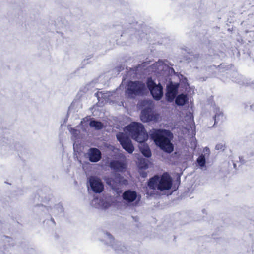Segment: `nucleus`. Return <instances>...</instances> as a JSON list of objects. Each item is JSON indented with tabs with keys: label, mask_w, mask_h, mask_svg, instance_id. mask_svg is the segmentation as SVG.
Here are the masks:
<instances>
[{
	"label": "nucleus",
	"mask_w": 254,
	"mask_h": 254,
	"mask_svg": "<svg viewBox=\"0 0 254 254\" xmlns=\"http://www.w3.org/2000/svg\"><path fill=\"white\" fill-rule=\"evenodd\" d=\"M147 86L153 98L156 100L161 99L163 95V87L160 84L156 85L151 77H148L146 82Z\"/></svg>",
	"instance_id": "39448f33"
},
{
	"label": "nucleus",
	"mask_w": 254,
	"mask_h": 254,
	"mask_svg": "<svg viewBox=\"0 0 254 254\" xmlns=\"http://www.w3.org/2000/svg\"><path fill=\"white\" fill-rule=\"evenodd\" d=\"M172 185L171 177L167 173H163L160 177L155 175L151 178L148 182V186L151 189H155L157 187L159 190H168Z\"/></svg>",
	"instance_id": "f03ea898"
},
{
	"label": "nucleus",
	"mask_w": 254,
	"mask_h": 254,
	"mask_svg": "<svg viewBox=\"0 0 254 254\" xmlns=\"http://www.w3.org/2000/svg\"><path fill=\"white\" fill-rule=\"evenodd\" d=\"M89 159L92 162H97L101 158L100 151L95 148H91L88 152Z\"/></svg>",
	"instance_id": "f8f14e48"
},
{
	"label": "nucleus",
	"mask_w": 254,
	"mask_h": 254,
	"mask_svg": "<svg viewBox=\"0 0 254 254\" xmlns=\"http://www.w3.org/2000/svg\"><path fill=\"white\" fill-rule=\"evenodd\" d=\"M138 167L140 170H145L148 168V164L145 160H140L138 164Z\"/></svg>",
	"instance_id": "a211bd4d"
},
{
	"label": "nucleus",
	"mask_w": 254,
	"mask_h": 254,
	"mask_svg": "<svg viewBox=\"0 0 254 254\" xmlns=\"http://www.w3.org/2000/svg\"><path fill=\"white\" fill-rule=\"evenodd\" d=\"M215 114L213 117V120H214V123L212 125V127L217 124L219 122L222 123L225 119L222 112L220 111L219 109H216Z\"/></svg>",
	"instance_id": "4468645a"
},
{
	"label": "nucleus",
	"mask_w": 254,
	"mask_h": 254,
	"mask_svg": "<svg viewBox=\"0 0 254 254\" xmlns=\"http://www.w3.org/2000/svg\"><path fill=\"white\" fill-rule=\"evenodd\" d=\"M89 181L90 186L94 192L101 193L103 190L104 185L99 179L91 177Z\"/></svg>",
	"instance_id": "1a4fd4ad"
},
{
	"label": "nucleus",
	"mask_w": 254,
	"mask_h": 254,
	"mask_svg": "<svg viewBox=\"0 0 254 254\" xmlns=\"http://www.w3.org/2000/svg\"><path fill=\"white\" fill-rule=\"evenodd\" d=\"M137 196L136 192L130 190H126L122 195L123 199L128 203L133 202L136 199Z\"/></svg>",
	"instance_id": "ddd939ff"
},
{
	"label": "nucleus",
	"mask_w": 254,
	"mask_h": 254,
	"mask_svg": "<svg viewBox=\"0 0 254 254\" xmlns=\"http://www.w3.org/2000/svg\"><path fill=\"white\" fill-rule=\"evenodd\" d=\"M188 98L186 94L178 95L175 99V103L178 106H183L188 102Z\"/></svg>",
	"instance_id": "2eb2a0df"
},
{
	"label": "nucleus",
	"mask_w": 254,
	"mask_h": 254,
	"mask_svg": "<svg viewBox=\"0 0 254 254\" xmlns=\"http://www.w3.org/2000/svg\"><path fill=\"white\" fill-rule=\"evenodd\" d=\"M178 87V85L173 84L172 82L167 86L165 96L168 102H171L174 100L177 93Z\"/></svg>",
	"instance_id": "9d476101"
},
{
	"label": "nucleus",
	"mask_w": 254,
	"mask_h": 254,
	"mask_svg": "<svg viewBox=\"0 0 254 254\" xmlns=\"http://www.w3.org/2000/svg\"><path fill=\"white\" fill-rule=\"evenodd\" d=\"M225 148V144L222 143H218L215 146V149L216 150L220 151H224Z\"/></svg>",
	"instance_id": "aec40b11"
},
{
	"label": "nucleus",
	"mask_w": 254,
	"mask_h": 254,
	"mask_svg": "<svg viewBox=\"0 0 254 254\" xmlns=\"http://www.w3.org/2000/svg\"><path fill=\"white\" fill-rule=\"evenodd\" d=\"M159 117V114L150 107L144 108L140 114V119L144 123L150 122L156 123L158 122Z\"/></svg>",
	"instance_id": "423d86ee"
},
{
	"label": "nucleus",
	"mask_w": 254,
	"mask_h": 254,
	"mask_svg": "<svg viewBox=\"0 0 254 254\" xmlns=\"http://www.w3.org/2000/svg\"><path fill=\"white\" fill-rule=\"evenodd\" d=\"M141 151L142 154L146 157H150L151 156V152L148 146H145L141 149Z\"/></svg>",
	"instance_id": "f3484780"
},
{
	"label": "nucleus",
	"mask_w": 254,
	"mask_h": 254,
	"mask_svg": "<svg viewBox=\"0 0 254 254\" xmlns=\"http://www.w3.org/2000/svg\"><path fill=\"white\" fill-rule=\"evenodd\" d=\"M139 173L140 174V176L143 178H145L147 176V173L144 172V171H142V170H140L139 171Z\"/></svg>",
	"instance_id": "412c9836"
},
{
	"label": "nucleus",
	"mask_w": 254,
	"mask_h": 254,
	"mask_svg": "<svg viewBox=\"0 0 254 254\" xmlns=\"http://www.w3.org/2000/svg\"><path fill=\"white\" fill-rule=\"evenodd\" d=\"M197 162L199 165L201 167H203L205 165L206 160L204 155H200L197 159Z\"/></svg>",
	"instance_id": "6ab92c4d"
},
{
	"label": "nucleus",
	"mask_w": 254,
	"mask_h": 254,
	"mask_svg": "<svg viewBox=\"0 0 254 254\" xmlns=\"http://www.w3.org/2000/svg\"><path fill=\"white\" fill-rule=\"evenodd\" d=\"M89 125L91 127H94L97 130L101 129L103 127V124L100 121L92 120L90 122Z\"/></svg>",
	"instance_id": "dca6fc26"
},
{
	"label": "nucleus",
	"mask_w": 254,
	"mask_h": 254,
	"mask_svg": "<svg viewBox=\"0 0 254 254\" xmlns=\"http://www.w3.org/2000/svg\"><path fill=\"white\" fill-rule=\"evenodd\" d=\"M122 147L128 153H132L134 147L130 138L123 133H120L116 136Z\"/></svg>",
	"instance_id": "0eeeda50"
},
{
	"label": "nucleus",
	"mask_w": 254,
	"mask_h": 254,
	"mask_svg": "<svg viewBox=\"0 0 254 254\" xmlns=\"http://www.w3.org/2000/svg\"><path fill=\"white\" fill-rule=\"evenodd\" d=\"M146 91L145 84L140 81H130L127 84V93L130 96L142 95Z\"/></svg>",
	"instance_id": "20e7f679"
},
{
	"label": "nucleus",
	"mask_w": 254,
	"mask_h": 254,
	"mask_svg": "<svg viewBox=\"0 0 254 254\" xmlns=\"http://www.w3.org/2000/svg\"><path fill=\"white\" fill-rule=\"evenodd\" d=\"M127 129L131 137L135 141L142 143L147 140L148 134L142 124L138 122H133L127 126Z\"/></svg>",
	"instance_id": "7ed1b4c3"
},
{
	"label": "nucleus",
	"mask_w": 254,
	"mask_h": 254,
	"mask_svg": "<svg viewBox=\"0 0 254 254\" xmlns=\"http://www.w3.org/2000/svg\"><path fill=\"white\" fill-rule=\"evenodd\" d=\"M109 166L114 171L123 172L126 169V164L119 160H112L110 162Z\"/></svg>",
	"instance_id": "9b49d317"
},
{
	"label": "nucleus",
	"mask_w": 254,
	"mask_h": 254,
	"mask_svg": "<svg viewBox=\"0 0 254 254\" xmlns=\"http://www.w3.org/2000/svg\"><path fill=\"white\" fill-rule=\"evenodd\" d=\"M107 183L111 186L113 190H118L121 186L127 184V180L118 174L115 175L114 178L108 179Z\"/></svg>",
	"instance_id": "6e6552de"
},
{
	"label": "nucleus",
	"mask_w": 254,
	"mask_h": 254,
	"mask_svg": "<svg viewBox=\"0 0 254 254\" xmlns=\"http://www.w3.org/2000/svg\"><path fill=\"white\" fill-rule=\"evenodd\" d=\"M172 133L166 129H156L151 134V138L155 144L163 151L170 153L174 150L173 144L171 142Z\"/></svg>",
	"instance_id": "f257e3e1"
}]
</instances>
